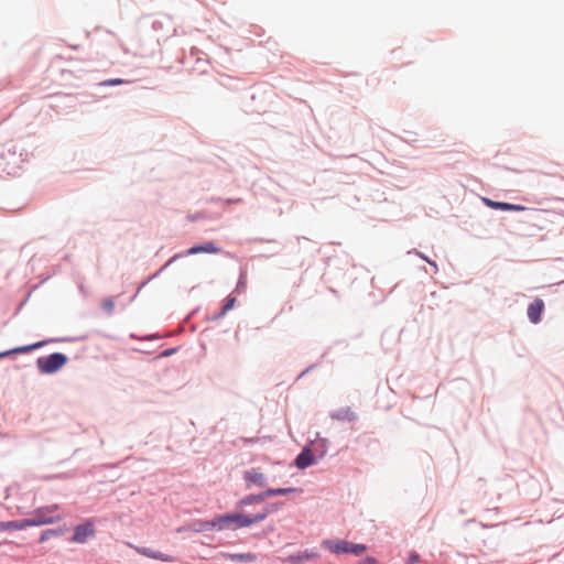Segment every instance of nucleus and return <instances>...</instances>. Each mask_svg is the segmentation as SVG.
<instances>
[{
  "label": "nucleus",
  "mask_w": 564,
  "mask_h": 564,
  "mask_svg": "<svg viewBox=\"0 0 564 564\" xmlns=\"http://www.w3.org/2000/svg\"><path fill=\"white\" fill-rule=\"evenodd\" d=\"M275 508L268 506L257 514H245V513H227L214 519L210 523L212 528L223 529H236L247 528L258 522L263 521Z\"/></svg>",
  "instance_id": "f257e3e1"
},
{
  "label": "nucleus",
  "mask_w": 564,
  "mask_h": 564,
  "mask_svg": "<svg viewBox=\"0 0 564 564\" xmlns=\"http://www.w3.org/2000/svg\"><path fill=\"white\" fill-rule=\"evenodd\" d=\"M323 546L335 554L360 555L367 550L365 544L351 543L346 540H326L323 542Z\"/></svg>",
  "instance_id": "f03ea898"
},
{
  "label": "nucleus",
  "mask_w": 564,
  "mask_h": 564,
  "mask_svg": "<svg viewBox=\"0 0 564 564\" xmlns=\"http://www.w3.org/2000/svg\"><path fill=\"white\" fill-rule=\"evenodd\" d=\"M67 362V357L61 352H54L47 357H40L36 361L42 373H54Z\"/></svg>",
  "instance_id": "7ed1b4c3"
},
{
  "label": "nucleus",
  "mask_w": 564,
  "mask_h": 564,
  "mask_svg": "<svg viewBox=\"0 0 564 564\" xmlns=\"http://www.w3.org/2000/svg\"><path fill=\"white\" fill-rule=\"evenodd\" d=\"M57 509V505L39 508L37 510L34 511L33 517L29 518L28 520H45V522H43L41 525L59 521L62 519V516H54Z\"/></svg>",
  "instance_id": "20e7f679"
},
{
  "label": "nucleus",
  "mask_w": 564,
  "mask_h": 564,
  "mask_svg": "<svg viewBox=\"0 0 564 564\" xmlns=\"http://www.w3.org/2000/svg\"><path fill=\"white\" fill-rule=\"evenodd\" d=\"M243 480L246 482L247 488H251L252 486L262 488L267 484V478L264 474L257 468L246 470L243 473Z\"/></svg>",
  "instance_id": "39448f33"
},
{
  "label": "nucleus",
  "mask_w": 564,
  "mask_h": 564,
  "mask_svg": "<svg viewBox=\"0 0 564 564\" xmlns=\"http://www.w3.org/2000/svg\"><path fill=\"white\" fill-rule=\"evenodd\" d=\"M43 520H14V521H8V522H0V530H23L28 527H39L43 523Z\"/></svg>",
  "instance_id": "423d86ee"
},
{
  "label": "nucleus",
  "mask_w": 564,
  "mask_h": 564,
  "mask_svg": "<svg viewBox=\"0 0 564 564\" xmlns=\"http://www.w3.org/2000/svg\"><path fill=\"white\" fill-rule=\"evenodd\" d=\"M319 556L318 552L316 550H305V551H299L295 554L289 555L288 557L283 558V562H289L292 564H303L308 561L316 560Z\"/></svg>",
  "instance_id": "0eeeda50"
},
{
  "label": "nucleus",
  "mask_w": 564,
  "mask_h": 564,
  "mask_svg": "<svg viewBox=\"0 0 564 564\" xmlns=\"http://www.w3.org/2000/svg\"><path fill=\"white\" fill-rule=\"evenodd\" d=\"M95 534V529L91 523L77 525L74 530L72 541L75 543H85L89 538Z\"/></svg>",
  "instance_id": "6e6552de"
},
{
  "label": "nucleus",
  "mask_w": 564,
  "mask_h": 564,
  "mask_svg": "<svg viewBox=\"0 0 564 564\" xmlns=\"http://www.w3.org/2000/svg\"><path fill=\"white\" fill-rule=\"evenodd\" d=\"M544 310V302L541 299L534 300L528 306V317L533 323L536 324L541 321V315Z\"/></svg>",
  "instance_id": "1a4fd4ad"
},
{
  "label": "nucleus",
  "mask_w": 564,
  "mask_h": 564,
  "mask_svg": "<svg viewBox=\"0 0 564 564\" xmlns=\"http://www.w3.org/2000/svg\"><path fill=\"white\" fill-rule=\"evenodd\" d=\"M314 463V455L311 449H303L295 459V465L300 469H304Z\"/></svg>",
  "instance_id": "9d476101"
},
{
  "label": "nucleus",
  "mask_w": 564,
  "mask_h": 564,
  "mask_svg": "<svg viewBox=\"0 0 564 564\" xmlns=\"http://www.w3.org/2000/svg\"><path fill=\"white\" fill-rule=\"evenodd\" d=\"M45 344H46V341L42 340V341H37L35 344H32V345L21 346V347H17V348L10 349L8 351L0 352V359L3 358V357L9 356L11 354L29 352V351H31L33 349H36V348H40V347L44 346Z\"/></svg>",
  "instance_id": "9b49d317"
},
{
  "label": "nucleus",
  "mask_w": 564,
  "mask_h": 564,
  "mask_svg": "<svg viewBox=\"0 0 564 564\" xmlns=\"http://www.w3.org/2000/svg\"><path fill=\"white\" fill-rule=\"evenodd\" d=\"M486 205L490 206L495 209H501V210H524L525 207L521 205H514L509 203H502V202H494L491 199L486 198L485 199Z\"/></svg>",
  "instance_id": "f8f14e48"
},
{
  "label": "nucleus",
  "mask_w": 564,
  "mask_h": 564,
  "mask_svg": "<svg viewBox=\"0 0 564 564\" xmlns=\"http://www.w3.org/2000/svg\"><path fill=\"white\" fill-rule=\"evenodd\" d=\"M267 495H265V491L261 492V494H258V495H249V496H246L245 498L240 499L238 501V507H243V506H250V505H253V503H259V502H262L264 499H267Z\"/></svg>",
  "instance_id": "ddd939ff"
},
{
  "label": "nucleus",
  "mask_w": 564,
  "mask_h": 564,
  "mask_svg": "<svg viewBox=\"0 0 564 564\" xmlns=\"http://www.w3.org/2000/svg\"><path fill=\"white\" fill-rule=\"evenodd\" d=\"M334 416L337 420L349 421V422L356 420V417H357L356 413L350 408H345V409L339 410Z\"/></svg>",
  "instance_id": "4468645a"
},
{
  "label": "nucleus",
  "mask_w": 564,
  "mask_h": 564,
  "mask_svg": "<svg viewBox=\"0 0 564 564\" xmlns=\"http://www.w3.org/2000/svg\"><path fill=\"white\" fill-rule=\"evenodd\" d=\"M138 552L142 555H145L148 557H152V558H156V560H162L164 562H170L172 561V557L167 556V555H164L162 553H156V552H152L151 550L149 549H138Z\"/></svg>",
  "instance_id": "2eb2a0df"
},
{
  "label": "nucleus",
  "mask_w": 564,
  "mask_h": 564,
  "mask_svg": "<svg viewBox=\"0 0 564 564\" xmlns=\"http://www.w3.org/2000/svg\"><path fill=\"white\" fill-rule=\"evenodd\" d=\"M296 491L295 488H276V489H268L265 490V495L268 498L274 497V496H285L291 492Z\"/></svg>",
  "instance_id": "dca6fc26"
},
{
  "label": "nucleus",
  "mask_w": 564,
  "mask_h": 564,
  "mask_svg": "<svg viewBox=\"0 0 564 564\" xmlns=\"http://www.w3.org/2000/svg\"><path fill=\"white\" fill-rule=\"evenodd\" d=\"M63 532L64 531L61 529L45 530L44 532H42V534L40 536V542H45L47 539H50L51 536H54V535H62Z\"/></svg>",
  "instance_id": "f3484780"
},
{
  "label": "nucleus",
  "mask_w": 564,
  "mask_h": 564,
  "mask_svg": "<svg viewBox=\"0 0 564 564\" xmlns=\"http://www.w3.org/2000/svg\"><path fill=\"white\" fill-rule=\"evenodd\" d=\"M101 306L107 313H112L115 308V303L111 299H106L102 301Z\"/></svg>",
  "instance_id": "a211bd4d"
},
{
  "label": "nucleus",
  "mask_w": 564,
  "mask_h": 564,
  "mask_svg": "<svg viewBox=\"0 0 564 564\" xmlns=\"http://www.w3.org/2000/svg\"><path fill=\"white\" fill-rule=\"evenodd\" d=\"M235 302H236L235 297H229L223 307L221 314H225L227 311L231 310L235 305Z\"/></svg>",
  "instance_id": "6ab92c4d"
},
{
  "label": "nucleus",
  "mask_w": 564,
  "mask_h": 564,
  "mask_svg": "<svg viewBox=\"0 0 564 564\" xmlns=\"http://www.w3.org/2000/svg\"><path fill=\"white\" fill-rule=\"evenodd\" d=\"M123 83H124L123 79L115 78V79H109V80L104 82L102 85H105V86H116V85H121Z\"/></svg>",
  "instance_id": "aec40b11"
},
{
  "label": "nucleus",
  "mask_w": 564,
  "mask_h": 564,
  "mask_svg": "<svg viewBox=\"0 0 564 564\" xmlns=\"http://www.w3.org/2000/svg\"><path fill=\"white\" fill-rule=\"evenodd\" d=\"M419 561V555L413 553L410 555L408 564H415Z\"/></svg>",
  "instance_id": "412c9836"
},
{
  "label": "nucleus",
  "mask_w": 564,
  "mask_h": 564,
  "mask_svg": "<svg viewBox=\"0 0 564 564\" xmlns=\"http://www.w3.org/2000/svg\"><path fill=\"white\" fill-rule=\"evenodd\" d=\"M362 564H377V560L375 557L368 556L362 560Z\"/></svg>",
  "instance_id": "4be33fe9"
},
{
  "label": "nucleus",
  "mask_w": 564,
  "mask_h": 564,
  "mask_svg": "<svg viewBox=\"0 0 564 564\" xmlns=\"http://www.w3.org/2000/svg\"><path fill=\"white\" fill-rule=\"evenodd\" d=\"M217 249H196V248H193V249H189V253H196L198 251H209V252H214L216 251Z\"/></svg>",
  "instance_id": "5701e85b"
},
{
  "label": "nucleus",
  "mask_w": 564,
  "mask_h": 564,
  "mask_svg": "<svg viewBox=\"0 0 564 564\" xmlns=\"http://www.w3.org/2000/svg\"><path fill=\"white\" fill-rule=\"evenodd\" d=\"M239 560H249L250 555H239Z\"/></svg>",
  "instance_id": "b1692460"
},
{
  "label": "nucleus",
  "mask_w": 564,
  "mask_h": 564,
  "mask_svg": "<svg viewBox=\"0 0 564 564\" xmlns=\"http://www.w3.org/2000/svg\"><path fill=\"white\" fill-rule=\"evenodd\" d=\"M172 352H173V350H172V349H170V350L164 351L162 355H163V356H169V355H172Z\"/></svg>",
  "instance_id": "393cba45"
}]
</instances>
